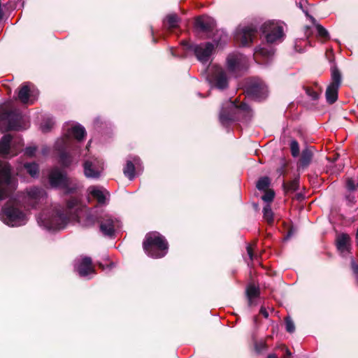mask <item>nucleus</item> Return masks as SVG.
Masks as SVG:
<instances>
[{"mask_svg": "<svg viewBox=\"0 0 358 358\" xmlns=\"http://www.w3.org/2000/svg\"><path fill=\"white\" fill-rule=\"evenodd\" d=\"M24 168L32 178H37L38 176L39 167L38 164L35 162L25 163Z\"/></svg>", "mask_w": 358, "mask_h": 358, "instance_id": "obj_31", "label": "nucleus"}, {"mask_svg": "<svg viewBox=\"0 0 358 358\" xmlns=\"http://www.w3.org/2000/svg\"><path fill=\"white\" fill-rule=\"evenodd\" d=\"M145 253L152 258L164 257L168 252V243L165 238L157 231L148 233L143 243Z\"/></svg>", "mask_w": 358, "mask_h": 358, "instance_id": "obj_3", "label": "nucleus"}, {"mask_svg": "<svg viewBox=\"0 0 358 358\" xmlns=\"http://www.w3.org/2000/svg\"><path fill=\"white\" fill-rule=\"evenodd\" d=\"M37 96V90L29 83H24L18 92L19 100L24 104H33Z\"/></svg>", "mask_w": 358, "mask_h": 358, "instance_id": "obj_19", "label": "nucleus"}, {"mask_svg": "<svg viewBox=\"0 0 358 358\" xmlns=\"http://www.w3.org/2000/svg\"><path fill=\"white\" fill-rule=\"evenodd\" d=\"M285 24L279 20H268L264 22L260 30L267 43L272 44L282 42L285 37Z\"/></svg>", "mask_w": 358, "mask_h": 358, "instance_id": "obj_6", "label": "nucleus"}, {"mask_svg": "<svg viewBox=\"0 0 358 358\" xmlns=\"http://www.w3.org/2000/svg\"><path fill=\"white\" fill-rule=\"evenodd\" d=\"M182 45L187 50L192 51L197 59L203 64L208 62L215 49V45L210 42L195 44L182 41Z\"/></svg>", "mask_w": 358, "mask_h": 358, "instance_id": "obj_11", "label": "nucleus"}, {"mask_svg": "<svg viewBox=\"0 0 358 358\" xmlns=\"http://www.w3.org/2000/svg\"><path fill=\"white\" fill-rule=\"evenodd\" d=\"M255 350L258 352V353H260L262 352L263 350H266V344L264 341H257L255 343Z\"/></svg>", "mask_w": 358, "mask_h": 358, "instance_id": "obj_42", "label": "nucleus"}, {"mask_svg": "<svg viewBox=\"0 0 358 358\" xmlns=\"http://www.w3.org/2000/svg\"><path fill=\"white\" fill-rule=\"evenodd\" d=\"M142 171L141 161L138 157H133L127 160L126 166L123 169L124 176L130 180H132L136 176V171L140 172Z\"/></svg>", "mask_w": 358, "mask_h": 358, "instance_id": "obj_21", "label": "nucleus"}, {"mask_svg": "<svg viewBox=\"0 0 358 358\" xmlns=\"http://www.w3.org/2000/svg\"><path fill=\"white\" fill-rule=\"evenodd\" d=\"M331 82L326 90L327 101L332 104L338 99V92L341 84V75L336 67H332L331 69Z\"/></svg>", "mask_w": 358, "mask_h": 358, "instance_id": "obj_14", "label": "nucleus"}, {"mask_svg": "<svg viewBox=\"0 0 358 358\" xmlns=\"http://www.w3.org/2000/svg\"><path fill=\"white\" fill-rule=\"evenodd\" d=\"M98 222L101 232L107 237H113L122 228V222L119 218L108 213L101 215L98 218Z\"/></svg>", "mask_w": 358, "mask_h": 358, "instance_id": "obj_10", "label": "nucleus"}, {"mask_svg": "<svg viewBox=\"0 0 358 358\" xmlns=\"http://www.w3.org/2000/svg\"><path fill=\"white\" fill-rule=\"evenodd\" d=\"M8 105L0 106V120L7 121L8 128L13 130L21 129L20 124V114L16 110H11Z\"/></svg>", "mask_w": 358, "mask_h": 358, "instance_id": "obj_15", "label": "nucleus"}, {"mask_svg": "<svg viewBox=\"0 0 358 358\" xmlns=\"http://www.w3.org/2000/svg\"><path fill=\"white\" fill-rule=\"evenodd\" d=\"M313 157L312 152L308 149H305L302 151L301 157L299 162V169H304L307 167Z\"/></svg>", "mask_w": 358, "mask_h": 358, "instance_id": "obj_27", "label": "nucleus"}, {"mask_svg": "<svg viewBox=\"0 0 358 358\" xmlns=\"http://www.w3.org/2000/svg\"><path fill=\"white\" fill-rule=\"evenodd\" d=\"M306 31H308L309 30V27H306Z\"/></svg>", "mask_w": 358, "mask_h": 358, "instance_id": "obj_55", "label": "nucleus"}, {"mask_svg": "<svg viewBox=\"0 0 358 358\" xmlns=\"http://www.w3.org/2000/svg\"><path fill=\"white\" fill-rule=\"evenodd\" d=\"M348 188L350 190H353L355 188L354 182L352 180H348L347 182Z\"/></svg>", "mask_w": 358, "mask_h": 358, "instance_id": "obj_49", "label": "nucleus"}, {"mask_svg": "<svg viewBox=\"0 0 358 358\" xmlns=\"http://www.w3.org/2000/svg\"><path fill=\"white\" fill-rule=\"evenodd\" d=\"M37 148L36 146H29L25 148L24 154L28 157L34 156L36 152Z\"/></svg>", "mask_w": 358, "mask_h": 358, "instance_id": "obj_43", "label": "nucleus"}, {"mask_svg": "<svg viewBox=\"0 0 358 358\" xmlns=\"http://www.w3.org/2000/svg\"><path fill=\"white\" fill-rule=\"evenodd\" d=\"M275 50L270 45H264L257 48L254 52V59L262 64H266L274 55Z\"/></svg>", "mask_w": 358, "mask_h": 358, "instance_id": "obj_20", "label": "nucleus"}, {"mask_svg": "<svg viewBox=\"0 0 358 358\" xmlns=\"http://www.w3.org/2000/svg\"><path fill=\"white\" fill-rule=\"evenodd\" d=\"M245 92L249 97L255 100L260 101L267 96L268 89L262 80L253 78L248 83Z\"/></svg>", "mask_w": 358, "mask_h": 358, "instance_id": "obj_13", "label": "nucleus"}, {"mask_svg": "<svg viewBox=\"0 0 358 358\" xmlns=\"http://www.w3.org/2000/svg\"><path fill=\"white\" fill-rule=\"evenodd\" d=\"M306 91V94L313 99H317L319 96V93L310 87H307Z\"/></svg>", "mask_w": 358, "mask_h": 358, "instance_id": "obj_44", "label": "nucleus"}, {"mask_svg": "<svg viewBox=\"0 0 358 358\" xmlns=\"http://www.w3.org/2000/svg\"><path fill=\"white\" fill-rule=\"evenodd\" d=\"M227 66L228 70L232 73L236 74L238 72L246 69V57L238 52L229 54L227 58Z\"/></svg>", "mask_w": 358, "mask_h": 358, "instance_id": "obj_18", "label": "nucleus"}, {"mask_svg": "<svg viewBox=\"0 0 358 358\" xmlns=\"http://www.w3.org/2000/svg\"><path fill=\"white\" fill-rule=\"evenodd\" d=\"M55 122L51 117H45L41 123V128L43 132L49 131L53 127Z\"/></svg>", "mask_w": 358, "mask_h": 358, "instance_id": "obj_33", "label": "nucleus"}, {"mask_svg": "<svg viewBox=\"0 0 358 358\" xmlns=\"http://www.w3.org/2000/svg\"><path fill=\"white\" fill-rule=\"evenodd\" d=\"M85 215H86V220H85V224L86 226H91V225L94 224L97 218L96 217H94L91 213V212H90L89 210H87L85 212Z\"/></svg>", "mask_w": 358, "mask_h": 358, "instance_id": "obj_38", "label": "nucleus"}, {"mask_svg": "<svg viewBox=\"0 0 358 358\" xmlns=\"http://www.w3.org/2000/svg\"><path fill=\"white\" fill-rule=\"evenodd\" d=\"M291 153L293 157H296L299 154V145L296 141L293 140L290 143Z\"/></svg>", "mask_w": 358, "mask_h": 358, "instance_id": "obj_37", "label": "nucleus"}, {"mask_svg": "<svg viewBox=\"0 0 358 358\" xmlns=\"http://www.w3.org/2000/svg\"><path fill=\"white\" fill-rule=\"evenodd\" d=\"M281 348L285 352V358H289L292 354H291V352L289 350V349L285 345H282Z\"/></svg>", "mask_w": 358, "mask_h": 358, "instance_id": "obj_47", "label": "nucleus"}, {"mask_svg": "<svg viewBox=\"0 0 358 358\" xmlns=\"http://www.w3.org/2000/svg\"><path fill=\"white\" fill-rule=\"evenodd\" d=\"M87 192L88 194L96 199L99 204L103 205L106 203L108 197L109 196V192L103 187L91 185L87 188Z\"/></svg>", "mask_w": 358, "mask_h": 358, "instance_id": "obj_22", "label": "nucleus"}, {"mask_svg": "<svg viewBox=\"0 0 358 358\" xmlns=\"http://www.w3.org/2000/svg\"><path fill=\"white\" fill-rule=\"evenodd\" d=\"M306 43V41H303V40H299V41H297L296 42V44H295L294 48H295V50H296L297 52H302V51H303V50H302V49L299 48V43H300V44H301V43Z\"/></svg>", "mask_w": 358, "mask_h": 358, "instance_id": "obj_48", "label": "nucleus"}, {"mask_svg": "<svg viewBox=\"0 0 358 358\" xmlns=\"http://www.w3.org/2000/svg\"><path fill=\"white\" fill-rule=\"evenodd\" d=\"M48 180L52 187L62 189L68 194L76 192L79 187L77 182L68 178L66 173L58 167H54L50 170Z\"/></svg>", "mask_w": 358, "mask_h": 358, "instance_id": "obj_5", "label": "nucleus"}, {"mask_svg": "<svg viewBox=\"0 0 358 358\" xmlns=\"http://www.w3.org/2000/svg\"><path fill=\"white\" fill-rule=\"evenodd\" d=\"M227 108L222 107L220 113V122L224 127H228L231 122L236 120L234 115L235 110L239 113H244L247 115H250L251 110L250 106L245 102L237 106L235 102L230 101L227 103Z\"/></svg>", "mask_w": 358, "mask_h": 358, "instance_id": "obj_9", "label": "nucleus"}, {"mask_svg": "<svg viewBox=\"0 0 358 358\" xmlns=\"http://www.w3.org/2000/svg\"><path fill=\"white\" fill-rule=\"evenodd\" d=\"M12 137L10 134L4 135L0 141V155L6 156L10 154Z\"/></svg>", "mask_w": 358, "mask_h": 358, "instance_id": "obj_26", "label": "nucleus"}, {"mask_svg": "<svg viewBox=\"0 0 358 358\" xmlns=\"http://www.w3.org/2000/svg\"><path fill=\"white\" fill-rule=\"evenodd\" d=\"M260 313L264 315V317H266V318H267L268 317V313L263 307H262L261 309H260Z\"/></svg>", "mask_w": 358, "mask_h": 358, "instance_id": "obj_50", "label": "nucleus"}, {"mask_svg": "<svg viewBox=\"0 0 358 358\" xmlns=\"http://www.w3.org/2000/svg\"><path fill=\"white\" fill-rule=\"evenodd\" d=\"M296 6L301 8L307 17L310 18V16L306 9V5L308 4V0H296Z\"/></svg>", "mask_w": 358, "mask_h": 358, "instance_id": "obj_39", "label": "nucleus"}, {"mask_svg": "<svg viewBox=\"0 0 358 358\" xmlns=\"http://www.w3.org/2000/svg\"><path fill=\"white\" fill-rule=\"evenodd\" d=\"M264 218L268 222L272 223L273 221V213L270 204L267 203L263 208Z\"/></svg>", "mask_w": 358, "mask_h": 358, "instance_id": "obj_34", "label": "nucleus"}, {"mask_svg": "<svg viewBox=\"0 0 358 358\" xmlns=\"http://www.w3.org/2000/svg\"><path fill=\"white\" fill-rule=\"evenodd\" d=\"M1 220L10 227H20L28 221L27 214L20 209L15 201H8L2 208L0 214Z\"/></svg>", "mask_w": 358, "mask_h": 358, "instance_id": "obj_4", "label": "nucleus"}, {"mask_svg": "<svg viewBox=\"0 0 358 358\" xmlns=\"http://www.w3.org/2000/svg\"><path fill=\"white\" fill-rule=\"evenodd\" d=\"M207 80L212 87L222 90L228 87L229 78L224 69L217 65H213L208 69Z\"/></svg>", "mask_w": 358, "mask_h": 358, "instance_id": "obj_12", "label": "nucleus"}, {"mask_svg": "<svg viewBox=\"0 0 358 358\" xmlns=\"http://www.w3.org/2000/svg\"><path fill=\"white\" fill-rule=\"evenodd\" d=\"M257 29L253 25H239L235 31V39L243 45H248L253 41Z\"/></svg>", "mask_w": 358, "mask_h": 358, "instance_id": "obj_17", "label": "nucleus"}, {"mask_svg": "<svg viewBox=\"0 0 358 358\" xmlns=\"http://www.w3.org/2000/svg\"><path fill=\"white\" fill-rule=\"evenodd\" d=\"M75 268L82 277H85L88 274L94 272V268L92 266V259L87 257L77 259L76 261Z\"/></svg>", "mask_w": 358, "mask_h": 358, "instance_id": "obj_23", "label": "nucleus"}, {"mask_svg": "<svg viewBox=\"0 0 358 358\" xmlns=\"http://www.w3.org/2000/svg\"><path fill=\"white\" fill-rule=\"evenodd\" d=\"M85 135V129L82 125L76 124L67 129V134L55 142V148L59 152V162L63 166L68 167L73 162L71 156L66 152V150L71 149L74 144L71 136L80 141Z\"/></svg>", "mask_w": 358, "mask_h": 358, "instance_id": "obj_1", "label": "nucleus"}, {"mask_svg": "<svg viewBox=\"0 0 358 358\" xmlns=\"http://www.w3.org/2000/svg\"><path fill=\"white\" fill-rule=\"evenodd\" d=\"M285 326H286V330L289 333H293L295 330V326L292 320V319L289 317H287L285 318Z\"/></svg>", "mask_w": 358, "mask_h": 358, "instance_id": "obj_41", "label": "nucleus"}, {"mask_svg": "<svg viewBox=\"0 0 358 358\" xmlns=\"http://www.w3.org/2000/svg\"><path fill=\"white\" fill-rule=\"evenodd\" d=\"M275 196V193L273 190H267L265 194L262 196V199L266 203H270L273 201Z\"/></svg>", "mask_w": 358, "mask_h": 358, "instance_id": "obj_40", "label": "nucleus"}, {"mask_svg": "<svg viewBox=\"0 0 358 358\" xmlns=\"http://www.w3.org/2000/svg\"><path fill=\"white\" fill-rule=\"evenodd\" d=\"M216 35L219 36V37H220V39L217 40V37L215 36L213 40V42L215 43V44L216 45L217 47H218L220 45L222 46L227 43L228 36L224 31H217Z\"/></svg>", "mask_w": 358, "mask_h": 358, "instance_id": "obj_32", "label": "nucleus"}, {"mask_svg": "<svg viewBox=\"0 0 358 358\" xmlns=\"http://www.w3.org/2000/svg\"><path fill=\"white\" fill-rule=\"evenodd\" d=\"M350 246V236L346 234H341L336 238V247L338 250L343 255L349 252Z\"/></svg>", "mask_w": 358, "mask_h": 358, "instance_id": "obj_25", "label": "nucleus"}, {"mask_svg": "<svg viewBox=\"0 0 358 358\" xmlns=\"http://www.w3.org/2000/svg\"><path fill=\"white\" fill-rule=\"evenodd\" d=\"M352 268L353 271V273L355 276V278L357 280V282L358 283V265L356 264L355 262H352Z\"/></svg>", "mask_w": 358, "mask_h": 358, "instance_id": "obj_45", "label": "nucleus"}, {"mask_svg": "<svg viewBox=\"0 0 358 358\" xmlns=\"http://www.w3.org/2000/svg\"><path fill=\"white\" fill-rule=\"evenodd\" d=\"M270 185V180L268 177H263L259 179L257 182V188L259 190H266Z\"/></svg>", "mask_w": 358, "mask_h": 358, "instance_id": "obj_36", "label": "nucleus"}, {"mask_svg": "<svg viewBox=\"0 0 358 358\" xmlns=\"http://www.w3.org/2000/svg\"><path fill=\"white\" fill-rule=\"evenodd\" d=\"M48 195L42 187L33 186L27 188L22 192V200L25 206L31 208H37L47 203Z\"/></svg>", "mask_w": 358, "mask_h": 358, "instance_id": "obj_8", "label": "nucleus"}, {"mask_svg": "<svg viewBox=\"0 0 358 358\" xmlns=\"http://www.w3.org/2000/svg\"><path fill=\"white\" fill-rule=\"evenodd\" d=\"M356 239L358 242V228H357V234H356Z\"/></svg>", "mask_w": 358, "mask_h": 358, "instance_id": "obj_53", "label": "nucleus"}, {"mask_svg": "<svg viewBox=\"0 0 358 358\" xmlns=\"http://www.w3.org/2000/svg\"><path fill=\"white\" fill-rule=\"evenodd\" d=\"M84 174L86 178L98 179L103 171L104 166L101 159L93 158L87 159L84 162Z\"/></svg>", "mask_w": 358, "mask_h": 358, "instance_id": "obj_16", "label": "nucleus"}, {"mask_svg": "<svg viewBox=\"0 0 358 358\" xmlns=\"http://www.w3.org/2000/svg\"><path fill=\"white\" fill-rule=\"evenodd\" d=\"M247 252H248V255L250 260H252L253 258H254V254H253V252H252V247L250 245H248L247 246Z\"/></svg>", "mask_w": 358, "mask_h": 358, "instance_id": "obj_46", "label": "nucleus"}, {"mask_svg": "<svg viewBox=\"0 0 358 358\" xmlns=\"http://www.w3.org/2000/svg\"><path fill=\"white\" fill-rule=\"evenodd\" d=\"M357 186H358V182H357Z\"/></svg>", "mask_w": 358, "mask_h": 358, "instance_id": "obj_56", "label": "nucleus"}, {"mask_svg": "<svg viewBox=\"0 0 358 358\" xmlns=\"http://www.w3.org/2000/svg\"><path fill=\"white\" fill-rule=\"evenodd\" d=\"M36 220L39 226L47 230H59L66 226L69 217L63 207L55 204L50 208L43 210Z\"/></svg>", "mask_w": 358, "mask_h": 358, "instance_id": "obj_2", "label": "nucleus"}, {"mask_svg": "<svg viewBox=\"0 0 358 358\" xmlns=\"http://www.w3.org/2000/svg\"><path fill=\"white\" fill-rule=\"evenodd\" d=\"M179 18L176 14H171L166 16L164 20V24L168 29H174L178 27Z\"/></svg>", "mask_w": 358, "mask_h": 358, "instance_id": "obj_30", "label": "nucleus"}, {"mask_svg": "<svg viewBox=\"0 0 358 358\" xmlns=\"http://www.w3.org/2000/svg\"><path fill=\"white\" fill-rule=\"evenodd\" d=\"M215 22L213 18L203 15L197 17L195 20V27L201 31H209L214 29Z\"/></svg>", "mask_w": 358, "mask_h": 358, "instance_id": "obj_24", "label": "nucleus"}, {"mask_svg": "<svg viewBox=\"0 0 358 358\" xmlns=\"http://www.w3.org/2000/svg\"><path fill=\"white\" fill-rule=\"evenodd\" d=\"M268 358H278V357L275 354H270L268 355Z\"/></svg>", "mask_w": 358, "mask_h": 358, "instance_id": "obj_51", "label": "nucleus"}, {"mask_svg": "<svg viewBox=\"0 0 358 358\" xmlns=\"http://www.w3.org/2000/svg\"><path fill=\"white\" fill-rule=\"evenodd\" d=\"M48 149H47V148H44V149L43 150V155H45L46 153H48Z\"/></svg>", "mask_w": 358, "mask_h": 358, "instance_id": "obj_52", "label": "nucleus"}, {"mask_svg": "<svg viewBox=\"0 0 358 358\" xmlns=\"http://www.w3.org/2000/svg\"><path fill=\"white\" fill-rule=\"evenodd\" d=\"M310 20L312 22V23L315 26V29L317 32V36L324 39V41L328 40L329 38V34L327 30L320 24H317L316 22V20L313 16H310Z\"/></svg>", "mask_w": 358, "mask_h": 358, "instance_id": "obj_28", "label": "nucleus"}, {"mask_svg": "<svg viewBox=\"0 0 358 358\" xmlns=\"http://www.w3.org/2000/svg\"><path fill=\"white\" fill-rule=\"evenodd\" d=\"M246 294L248 299L249 304L251 305L252 299L257 298L259 294V289L255 285L250 284L246 289Z\"/></svg>", "mask_w": 358, "mask_h": 358, "instance_id": "obj_29", "label": "nucleus"}, {"mask_svg": "<svg viewBox=\"0 0 358 358\" xmlns=\"http://www.w3.org/2000/svg\"><path fill=\"white\" fill-rule=\"evenodd\" d=\"M16 187L17 182L12 176L10 165L0 161V201L7 198Z\"/></svg>", "mask_w": 358, "mask_h": 358, "instance_id": "obj_7", "label": "nucleus"}, {"mask_svg": "<svg viewBox=\"0 0 358 358\" xmlns=\"http://www.w3.org/2000/svg\"><path fill=\"white\" fill-rule=\"evenodd\" d=\"M299 185V180L296 178L288 183H283L284 188L287 191L294 192L298 189Z\"/></svg>", "mask_w": 358, "mask_h": 358, "instance_id": "obj_35", "label": "nucleus"}, {"mask_svg": "<svg viewBox=\"0 0 358 358\" xmlns=\"http://www.w3.org/2000/svg\"><path fill=\"white\" fill-rule=\"evenodd\" d=\"M90 143H91V141H89V143H88L87 145L86 146V148H87V149H88V148H89L90 145Z\"/></svg>", "mask_w": 358, "mask_h": 358, "instance_id": "obj_54", "label": "nucleus"}]
</instances>
